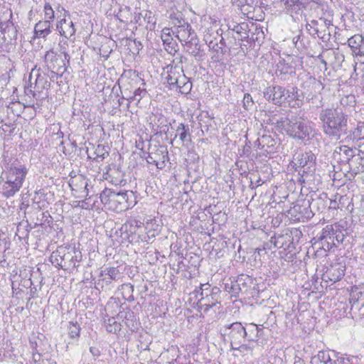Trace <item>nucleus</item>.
<instances>
[{"mask_svg": "<svg viewBox=\"0 0 364 364\" xmlns=\"http://www.w3.org/2000/svg\"><path fill=\"white\" fill-rule=\"evenodd\" d=\"M28 169L24 165L12 164L0 176V190L6 198L14 196L20 191L25 181Z\"/></svg>", "mask_w": 364, "mask_h": 364, "instance_id": "1", "label": "nucleus"}, {"mask_svg": "<svg viewBox=\"0 0 364 364\" xmlns=\"http://www.w3.org/2000/svg\"><path fill=\"white\" fill-rule=\"evenodd\" d=\"M319 119L322 123V129L325 134L338 139L341 133L345 132L347 127V116L341 109L326 108L321 110Z\"/></svg>", "mask_w": 364, "mask_h": 364, "instance_id": "2", "label": "nucleus"}, {"mask_svg": "<svg viewBox=\"0 0 364 364\" xmlns=\"http://www.w3.org/2000/svg\"><path fill=\"white\" fill-rule=\"evenodd\" d=\"M277 124L287 135L294 139H303L311 132V127L295 116L282 117L277 122Z\"/></svg>", "mask_w": 364, "mask_h": 364, "instance_id": "3", "label": "nucleus"}, {"mask_svg": "<svg viewBox=\"0 0 364 364\" xmlns=\"http://www.w3.org/2000/svg\"><path fill=\"white\" fill-rule=\"evenodd\" d=\"M199 291L200 298L198 300V306L204 311L220 304L221 293L220 288L217 287L210 288L208 283L201 284Z\"/></svg>", "mask_w": 364, "mask_h": 364, "instance_id": "4", "label": "nucleus"}, {"mask_svg": "<svg viewBox=\"0 0 364 364\" xmlns=\"http://www.w3.org/2000/svg\"><path fill=\"white\" fill-rule=\"evenodd\" d=\"M44 62L48 70L53 73L63 75L70 64V55L67 53L58 55L53 49L48 50L44 55Z\"/></svg>", "mask_w": 364, "mask_h": 364, "instance_id": "5", "label": "nucleus"}, {"mask_svg": "<svg viewBox=\"0 0 364 364\" xmlns=\"http://www.w3.org/2000/svg\"><path fill=\"white\" fill-rule=\"evenodd\" d=\"M252 279L248 275L241 274L236 279H228L224 283V290L232 296L237 297L240 292L247 291L248 284L251 283Z\"/></svg>", "mask_w": 364, "mask_h": 364, "instance_id": "6", "label": "nucleus"}, {"mask_svg": "<svg viewBox=\"0 0 364 364\" xmlns=\"http://www.w3.org/2000/svg\"><path fill=\"white\" fill-rule=\"evenodd\" d=\"M263 95L268 102L279 106H282L290 97V92L279 85L267 87Z\"/></svg>", "mask_w": 364, "mask_h": 364, "instance_id": "7", "label": "nucleus"}, {"mask_svg": "<svg viewBox=\"0 0 364 364\" xmlns=\"http://www.w3.org/2000/svg\"><path fill=\"white\" fill-rule=\"evenodd\" d=\"M110 204L114 206L117 211H123L132 206L134 202V193L132 191L115 192L110 196Z\"/></svg>", "mask_w": 364, "mask_h": 364, "instance_id": "8", "label": "nucleus"}, {"mask_svg": "<svg viewBox=\"0 0 364 364\" xmlns=\"http://www.w3.org/2000/svg\"><path fill=\"white\" fill-rule=\"evenodd\" d=\"M225 334L230 341L231 349L241 344L247 336L245 327L240 322H234L225 326Z\"/></svg>", "mask_w": 364, "mask_h": 364, "instance_id": "9", "label": "nucleus"}, {"mask_svg": "<svg viewBox=\"0 0 364 364\" xmlns=\"http://www.w3.org/2000/svg\"><path fill=\"white\" fill-rule=\"evenodd\" d=\"M146 159L149 164H154L157 168L163 169L168 161L167 148L164 146H155Z\"/></svg>", "mask_w": 364, "mask_h": 364, "instance_id": "10", "label": "nucleus"}, {"mask_svg": "<svg viewBox=\"0 0 364 364\" xmlns=\"http://www.w3.org/2000/svg\"><path fill=\"white\" fill-rule=\"evenodd\" d=\"M326 198V195L324 196V198L321 196L317 197L315 199H312L311 203L308 201L306 204L308 207H304L303 210H301L302 206L298 204L293 207L292 210L299 212L301 215V217L311 218L314 214L312 213V211L309 210L308 208H310L316 209L318 211H323L326 207V200H325Z\"/></svg>", "mask_w": 364, "mask_h": 364, "instance_id": "11", "label": "nucleus"}, {"mask_svg": "<svg viewBox=\"0 0 364 364\" xmlns=\"http://www.w3.org/2000/svg\"><path fill=\"white\" fill-rule=\"evenodd\" d=\"M67 13L66 11L63 12V14H60L59 16H58L56 30L59 32L60 36L69 39L75 35V28L73 22L66 18Z\"/></svg>", "mask_w": 364, "mask_h": 364, "instance_id": "12", "label": "nucleus"}, {"mask_svg": "<svg viewBox=\"0 0 364 364\" xmlns=\"http://www.w3.org/2000/svg\"><path fill=\"white\" fill-rule=\"evenodd\" d=\"M35 77V82L33 88L35 89V94L40 95L41 98L43 92L46 90H48L50 86V82L48 80V77L45 74H41L40 70H36V68L32 69L29 76V80L31 81L32 78Z\"/></svg>", "mask_w": 364, "mask_h": 364, "instance_id": "13", "label": "nucleus"}, {"mask_svg": "<svg viewBox=\"0 0 364 364\" xmlns=\"http://www.w3.org/2000/svg\"><path fill=\"white\" fill-rule=\"evenodd\" d=\"M183 58L181 55H178V56L176 57L173 60V63L175 65L171 66L168 71V76L166 77L167 82L171 86H174L178 83L179 80L178 76L182 75L183 72L182 65Z\"/></svg>", "mask_w": 364, "mask_h": 364, "instance_id": "14", "label": "nucleus"}, {"mask_svg": "<svg viewBox=\"0 0 364 364\" xmlns=\"http://www.w3.org/2000/svg\"><path fill=\"white\" fill-rule=\"evenodd\" d=\"M345 270V265L341 263H336L327 269L323 276L331 282H336L344 276Z\"/></svg>", "mask_w": 364, "mask_h": 364, "instance_id": "15", "label": "nucleus"}, {"mask_svg": "<svg viewBox=\"0 0 364 364\" xmlns=\"http://www.w3.org/2000/svg\"><path fill=\"white\" fill-rule=\"evenodd\" d=\"M65 248L61 247L55 252H53L50 256V261L56 266L66 269V259L70 258V252H65Z\"/></svg>", "mask_w": 364, "mask_h": 364, "instance_id": "16", "label": "nucleus"}, {"mask_svg": "<svg viewBox=\"0 0 364 364\" xmlns=\"http://www.w3.org/2000/svg\"><path fill=\"white\" fill-rule=\"evenodd\" d=\"M53 23L44 19L39 21L34 26V37L45 38L52 32Z\"/></svg>", "mask_w": 364, "mask_h": 364, "instance_id": "17", "label": "nucleus"}, {"mask_svg": "<svg viewBox=\"0 0 364 364\" xmlns=\"http://www.w3.org/2000/svg\"><path fill=\"white\" fill-rule=\"evenodd\" d=\"M0 28L5 41H11L17 38V29L12 21L8 20L0 23Z\"/></svg>", "mask_w": 364, "mask_h": 364, "instance_id": "18", "label": "nucleus"}, {"mask_svg": "<svg viewBox=\"0 0 364 364\" xmlns=\"http://www.w3.org/2000/svg\"><path fill=\"white\" fill-rule=\"evenodd\" d=\"M65 11V9L63 6L58 5L53 7L49 3H46L43 6V19L52 23L55 18L58 19V16H59L60 14Z\"/></svg>", "mask_w": 364, "mask_h": 364, "instance_id": "19", "label": "nucleus"}, {"mask_svg": "<svg viewBox=\"0 0 364 364\" xmlns=\"http://www.w3.org/2000/svg\"><path fill=\"white\" fill-rule=\"evenodd\" d=\"M348 162L355 173L364 172V151L358 149Z\"/></svg>", "mask_w": 364, "mask_h": 364, "instance_id": "20", "label": "nucleus"}, {"mask_svg": "<svg viewBox=\"0 0 364 364\" xmlns=\"http://www.w3.org/2000/svg\"><path fill=\"white\" fill-rule=\"evenodd\" d=\"M285 12L291 16L301 10L303 0H279Z\"/></svg>", "mask_w": 364, "mask_h": 364, "instance_id": "21", "label": "nucleus"}, {"mask_svg": "<svg viewBox=\"0 0 364 364\" xmlns=\"http://www.w3.org/2000/svg\"><path fill=\"white\" fill-rule=\"evenodd\" d=\"M87 182L82 175L75 176L69 181V186L73 191L77 193H86Z\"/></svg>", "mask_w": 364, "mask_h": 364, "instance_id": "22", "label": "nucleus"}, {"mask_svg": "<svg viewBox=\"0 0 364 364\" xmlns=\"http://www.w3.org/2000/svg\"><path fill=\"white\" fill-rule=\"evenodd\" d=\"M176 37L181 43L190 40L192 36H196L191 25L187 23L178 26L176 28Z\"/></svg>", "mask_w": 364, "mask_h": 364, "instance_id": "23", "label": "nucleus"}, {"mask_svg": "<svg viewBox=\"0 0 364 364\" xmlns=\"http://www.w3.org/2000/svg\"><path fill=\"white\" fill-rule=\"evenodd\" d=\"M134 24L142 26L144 23L155 24L156 19L152 11L144 10L139 13L134 12Z\"/></svg>", "mask_w": 364, "mask_h": 364, "instance_id": "24", "label": "nucleus"}, {"mask_svg": "<svg viewBox=\"0 0 364 364\" xmlns=\"http://www.w3.org/2000/svg\"><path fill=\"white\" fill-rule=\"evenodd\" d=\"M134 13L132 12L131 8L129 6L121 7L116 14L117 18L125 25L134 24Z\"/></svg>", "mask_w": 364, "mask_h": 364, "instance_id": "25", "label": "nucleus"}, {"mask_svg": "<svg viewBox=\"0 0 364 364\" xmlns=\"http://www.w3.org/2000/svg\"><path fill=\"white\" fill-rule=\"evenodd\" d=\"M102 277V280L107 284L112 282V280L117 281L120 278V272L117 267H107L100 273Z\"/></svg>", "mask_w": 364, "mask_h": 364, "instance_id": "26", "label": "nucleus"}, {"mask_svg": "<svg viewBox=\"0 0 364 364\" xmlns=\"http://www.w3.org/2000/svg\"><path fill=\"white\" fill-rule=\"evenodd\" d=\"M357 150L358 149H350L347 146H339L335 149L333 154L335 156H336V155H339V159L341 161H349L350 159H351L354 156Z\"/></svg>", "mask_w": 364, "mask_h": 364, "instance_id": "27", "label": "nucleus"}, {"mask_svg": "<svg viewBox=\"0 0 364 364\" xmlns=\"http://www.w3.org/2000/svg\"><path fill=\"white\" fill-rule=\"evenodd\" d=\"M176 134L175 137L178 136L182 144L191 141V134L188 125H186L183 123L179 124L176 129Z\"/></svg>", "mask_w": 364, "mask_h": 364, "instance_id": "28", "label": "nucleus"}, {"mask_svg": "<svg viewBox=\"0 0 364 364\" xmlns=\"http://www.w3.org/2000/svg\"><path fill=\"white\" fill-rule=\"evenodd\" d=\"M198 41L196 36H192L190 40L185 42L186 51L192 56L197 57L200 55Z\"/></svg>", "mask_w": 364, "mask_h": 364, "instance_id": "29", "label": "nucleus"}, {"mask_svg": "<svg viewBox=\"0 0 364 364\" xmlns=\"http://www.w3.org/2000/svg\"><path fill=\"white\" fill-rule=\"evenodd\" d=\"M178 77L179 80L176 86L181 94H188L192 89V82L183 73Z\"/></svg>", "mask_w": 364, "mask_h": 364, "instance_id": "30", "label": "nucleus"}, {"mask_svg": "<svg viewBox=\"0 0 364 364\" xmlns=\"http://www.w3.org/2000/svg\"><path fill=\"white\" fill-rule=\"evenodd\" d=\"M247 27L248 26L245 23L237 24L233 23L232 26L231 25L229 26V29L235 31L238 35V38L241 41H245L249 37Z\"/></svg>", "mask_w": 364, "mask_h": 364, "instance_id": "31", "label": "nucleus"}, {"mask_svg": "<svg viewBox=\"0 0 364 364\" xmlns=\"http://www.w3.org/2000/svg\"><path fill=\"white\" fill-rule=\"evenodd\" d=\"M311 364H334L331 359L330 355L328 352L321 350L318 354L311 358Z\"/></svg>", "mask_w": 364, "mask_h": 364, "instance_id": "32", "label": "nucleus"}, {"mask_svg": "<svg viewBox=\"0 0 364 364\" xmlns=\"http://www.w3.org/2000/svg\"><path fill=\"white\" fill-rule=\"evenodd\" d=\"M299 157V156H298ZM315 156L311 153H305L301 155V158H298L297 164L299 166L311 168L314 164Z\"/></svg>", "mask_w": 364, "mask_h": 364, "instance_id": "33", "label": "nucleus"}, {"mask_svg": "<svg viewBox=\"0 0 364 364\" xmlns=\"http://www.w3.org/2000/svg\"><path fill=\"white\" fill-rule=\"evenodd\" d=\"M245 327V330L247 332L246 337L247 338V341L249 342L252 341H258V330L257 325L255 323L247 324Z\"/></svg>", "mask_w": 364, "mask_h": 364, "instance_id": "34", "label": "nucleus"}, {"mask_svg": "<svg viewBox=\"0 0 364 364\" xmlns=\"http://www.w3.org/2000/svg\"><path fill=\"white\" fill-rule=\"evenodd\" d=\"M105 325L107 331L109 333H117L121 329V324L118 323L114 317L106 319L105 321Z\"/></svg>", "mask_w": 364, "mask_h": 364, "instance_id": "35", "label": "nucleus"}, {"mask_svg": "<svg viewBox=\"0 0 364 364\" xmlns=\"http://www.w3.org/2000/svg\"><path fill=\"white\" fill-rule=\"evenodd\" d=\"M321 28V24H320L319 21L316 20H312L310 23H308L306 25V30L311 36H315L316 35L318 37L323 38V37L320 36Z\"/></svg>", "mask_w": 364, "mask_h": 364, "instance_id": "36", "label": "nucleus"}, {"mask_svg": "<svg viewBox=\"0 0 364 364\" xmlns=\"http://www.w3.org/2000/svg\"><path fill=\"white\" fill-rule=\"evenodd\" d=\"M29 344L31 348L33 350V353L43 351L42 348L43 341L39 336H33L29 338Z\"/></svg>", "mask_w": 364, "mask_h": 364, "instance_id": "37", "label": "nucleus"}, {"mask_svg": "<svg viewBox=\"0 0 364 364\" xmlns=\"http://www.w3.org/2000/svg\"><path fill=\"white\" fill-rule=\"evenodd\" d=\"M258 145L261 149L273 148L275 145L274 139L269 135H262L257 139Z\"/></svg>", "mask_w": 364, "mask_h": 364, "instance_id": "38", "label": "nucleus"}, {"mask_svg": "<svg viewBox=\"0 0 364 364\" xmlns=\"http://www.w3.org/2000/svg\"><path fill=\"white\" fill-rule=\"evenodd\" d=\"M364 38L361 35L355 34L353 36H351L348 40V44L350 47V48L353 50L354 49H358L360 48L363 43Z\"/></svg>", "mask_w": 364, "mask_h": 364, "instance_id": "39", "label": "nucleus"}, {"mask_svg": "<svg viewBox=\"0 0 364 364\" xmlns=\"http://www.w3.org/2000/svg\"><path fill=\"white\" fill-rule=\"evenodd\" d=\"M80 325L76 323L70 322L68 326V334L70 338L73 339H77L80 336Z\"/></svg>", "mask_w": 364, "mask_h": 364, "instance_id": "40", "label": "nucleus"}, {"mask_svg": "<svg viewBox=\"0 0 364 364\" xmlns=\"http://www.w3.org/2000/svg\"><path fill=\"white\" fill-rule=\"evenodd\" d=\"M161 40L164 45H167L169 48H171L169 53H171L172 50L176 52V50L172 46H170V45L172 43L173 39L170 36L169 28H166L163 29Z\"/></svg>", "mask_w": 364, "mask_h": 364, "instance_id": "41", "label": "nucleus"}, {"mask_svg": "<svg viewBox=\"0 0 364 364\" xmlns=\"http://www.w3.org/2000/svg\"><path fill=\"white\" fill-rule=\"evenodd\" d=\"M146 89L139 87L134 91V95L132 97H130L129 100L130 102L136 101L137 102H139L140 100L146 95Z\"/></svg>", "mask_w": 364, "mask_h": 364, "instance_id": "42", "label": "nucleus"}, {"mask_svg": "<svg viewBox=\"0 0 364 364\" xmlns=\"http://www.w3.org/2000/svg\"><path fill=\"white\" fill-rule=\"evenodd\" d=\"M243 107L245 109H251L254 105V101L252 96L249 93H246L243 97Z\"/></svg>", "mask_w": 364, "mask_h": 364, "instance_id": "43", "label": "nucleus"}, {"mask_svg": "<svg viewBox=\"0 0 364 364\" xmlns=\"http://www.w3.org/2000/svg\"><path fill=\"white\" fill-rule=\"evenodd\" d=\"M254 349V346L252 345H250V343H247V344H239L236 346H235L232 350H238L240 351V353H244L245 351H252V350Z\"/></svg>", "mask_w": 364, "mask_h": 364, "instance_id": "44", "label": "nucleus"}, {"mask_svg": "<svg viewBox=\"0 0 364 364\" xmlns=\"http://www.w3.org/2000/svg\"><path fill=\"white\" fill-rule=\"evenodd\" d=\"M114 191L109 190V189H106L101 194H100V199H101V201L103 203H109L110 204V198H111V195H112Z\"/></svg>", "mask_w": 364, "mask_h": 364, "instance_id": "45", "label": "nucleus"}, {"mask_svg": "<svg viewBox=\"0 0 364 364\" xmlns=\"http://www.w3.org/2000/svg\"><path fill=\"white\" fill-rule=\"evenodd\" d=\"M66 262H67L66 269L75 268L78 265V264H77V263L78 262V260L77 259V255H73L70 252V258L67 259Z\"/></svg>", "mask_w": 364, "mask_h": 364, "instance_id": "46", "label": "nucleus"}, {"mask_svg": "<svg viewBox=\"0 0 364 364\" xmlns=\"http://www.w3.org/2000/svg\"><path fill=\"white\" fill-rule=\"evenodd\" d=\"M95 153L96 154V158H99L101 160L105 159V156L106 154H108L107 152L105 150V148L102 145H98L95 149Z\"/></svg>", "mask_w": 364, "mask_h": 364, "instance_id": "47", "label": "nucleus"}, {"mask_svg": "<svg viewBox=\"0 0 364 364\" xmlns=\"http://www.w3.org/2000/svg\"><path fill=\"white\" fill-rule=\"evenodd\" d=\"M318 21L320 24L322 23L325 26L328 28L330 26H332L333 16L331 14H328L327 17H321Z\"/></svg>", "mask_w": 364, "mask_h": 364, "instance_id": "48", "label": "nucleus"}, {"mask_svg": "<svg viewBox=\"0 0 364 364\" xmlns=\"http://www.w3.org/2000/svg\"><path fill=\"white\" fill-rule=\"evenodd\" d=\"M31 85L28 87H25V94L26 95H31L33 97H35L36 99L41 98L40 95H36L35 94V89L33 88V83L31 81Z\"/></svg>", "mask_w": 364, "mask_h": 364, "instance_id": "49", "label": "nucleus"}, {"mask_svg": "<svg viewBox=\"0 0 364 364\" xmlns=\"http://www.w3.org/2000/svg\"><path fill=\"white\" fill-rule=\"evenodd\" d=\"M42 352L33 353V360L34 364H44V360L41 358Z\"/></svg>", "mask_w": 364, "mask_h": 364, "instance_id": "50", "label": "nucleus"}, {"mask_svg": "<svg viewBox=\"0 0 364 364\" xmlns=\"http://www.w3.org/2000/svg\"><path fill=\"white\" fill-rule=\"evenodd\" d=\"M278 68L276 71V73H277L278 72L280 73V74H287L289 73V70L291 69L290 66H289L288 65H282V68L281 69H279V65H277Z\"/></svg>", "mask_w": 364, "mask_h": 364, "instance_id": "51", "label": "nucleus"}, {"mask_svg": "<svg viewBox=\"0 0 364 364\" xmlns=\"http://www.w3.org/2000/svg\"><path fill=\"white\" fill-rule=\"evenodd\" d=\"M358 69L361 70L363 73V77H364V62L359 61V60H358V62L355 63L354 70L355 71Z\"/></svg>", "mask_w": 364, "mask_h": 364, "instance_id": "52", "label": "nucleus"}, {"mask_svg": "<svg viewBox=\"0 0 364 364\" xmlns=\"http://www.w3.org/2000/svg\"><path fill=\"white\" fill-rule=\"evenodd\" d=\"M132 226V225L131 224L125 223L122 226V230H124L126 232H128V231H129L131 233H133V232L131 230Z\"/></svg>", "mask_w": 364, "mask_h": 364, "instance_id": "53", "label": "nucleus"}, {"mask_svg": "<svg viewBox=\"0 0 364 364\" xmlns=\"http://www.w3.org/2000/svg\"><path fill=\"white\" fill-rule=\"evenodd\" d=\"M244 1H245V0H232V4L233 5H237V6H240L241 9L242 10V8L245 7Z\"/></svg>", "mask_w": 364, "mask_h": 364, "instance_id": "54", "label": "nucleus"}, {"mask_svg": "<svg viewBox=\"0 0 364 364\" xmlns=\"http://www.w3.org/2000/svg\"><path fill=\"white\" fill-rule=\"evenodd\" d=\"M353 55L356 58H358V56H360V57L364 56V51H362L360 48L358 49L353 50Z\"/></svg>", "mask_w": 364, "mask_h": 364, "instance_id": "55", "label": "nucleus"}, {"mask_svg": "<svg viewBox=\"0 0 364 364\" xmlns=\"http://www.w3.org/2000/svg\"><path fill=\"white\" fill-rule=\"evenodd\" d=\"M123 289L127 290L128 293H132L134 291V286L129 284H124L122 286Z\"/></svg>", "mask_w": 364, "mask_h": 364, "instance_id": "56", "label": "nucleus"}, {"mask_svg": "<svg viewBox=\"0 0 364 364\" xmlns=\"http://www.w3.org/2000/svg\"><path fill=\"white\" fill-rule=\"evenodd\" d=\"M350 302H352V301H353V303H355L358 301V299L359 297H355V293H353L350 296Z\"/></svg>", "mask_w": 364, "mask_h": 364, "instance_id": "57", "label": "nucleus"}, {"mask_svg": "<svg viewBox=\"0 0 364 364\" xmlns=\"http://www.w3.org/2000/svg\"><path fill=\"white\" fill-rule=\"evenodd\" d=\"M257 330H258L257 336H258V339H259L263 335V330L262 328H259L258 325H257Z\"/></svg>", "mask_w": 364, "mask_h": 364, "instance_id": "58", "label": "nucleus"}, {"mask_svg": "<svg viewBox=\"0 0 364 364\" xmlns=\"http://www.w3.org/2000/svg\"><path fill=\"white\" fill-rule=\"evenodd\" d=\"M334 364H345V361L343 359H337L334 360Z\"/></svg>", "mask_w": 364, "mask_h": 364, "instance_id": "59", "label": "nucleus"}, {"mask_svg": "<svg viewBox=\"0 0 364 364\" xmlns=\"http://www.w3.org/2000/svg\"><path fill=\"white\" fill-rule=\"evenodd\" d=\"M336 200H330V205H332V207H333L334 208H336Z\"/></svg>", "mask_w": 364, "mask_h": 364, "instance_id": "60", "label": "nucleus"}, {"mask_svg": "<svg viewBox=\"0 0 364 364\" xmlns=\"http://www.w3.org/2000/svg\"><path fill=\"white\" fill-rule=\"evenodd\" d=\"M95 348H93V347H91V348H90V351L93 355H95V354H96V353H95Z\"/></svg>", "mask_w": 364, "mask_h": 364, "instance_id": "61", "label": "nucleus"}, {"mask_svg": "<svg viewBox=\"0 0 364 364\" xmlns=\"http://www.w3.org/2000/svg\"><path fill=\"white\" fill-rule=\"evenodd\" d=\"M159 1L163 3V4H165L166 2H169L170 0H158Z\"/></svg>", "mask_w": 364, "mask_h": 364, "instance_id": "62", "label": "nucleus"}, {"mask_svg": "<svg viewBox=\"0 0 364 364\" xmlns=\"http://www.w3.org/2000/svg\"><path fill=\"white\" fill-rule=\"evenodd\" d=\"M49 364H57V363H56V361H55V360H50V361L49 362Z\"/></svg>", "mask_w": 364, "mask_h": 364, "instance_id": "63", "label": "nucleus"}, {"mask_svg": "<svg viewBox=\"0 0 364 364\" xmlns=\"http://www.w3.org/2000/svg\"><path fill=\"white\" fill-rule=\"evenodd\" d=\"M360 132H362L363 134H364V126L360 127Z\"/></svg>", "mask_w": 364, "mask_h": 364, "instance_id": "64", "label": "nucleus"}]
</instances>
